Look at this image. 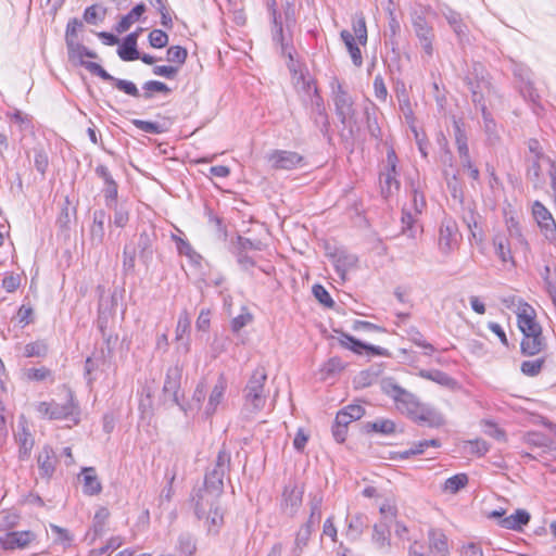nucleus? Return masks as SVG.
I'll return each mask as SVG.
<instances>
[{
  "instance_id": "nucleus-1",
  "label": "nucleus",
  "mask_w": 556,
  "mask_h": 556,
  "mask_svg": "<svg viewBox=\"0 0 556 556\" xmlns=\"http://www.w3.org/2000/svg\"><path fill=\"white\" fill-rule=\"evenodd\" d=\"M267 371L264 366H257L248 379L242 390L243 405L241 414L250 419L264 409L268 392L265 388Z\"/></svg>"
},
{
  "instance_id": "nucleus-2",
  "label": "nucleus",
  "mask_w": 556,
  "mask_h": 556,
  "mask_svg": "<svg viewBox=\"0 0 556 556\" xmlns=\"http://www.w3.org/2000/svg\"><path fill=\"white\" fill-rule=\"evenodd\" d=\"M471 92V99L477 109H480L486 132L492 134L495 128V122L488 111L484 102V90L489 89L490 83L484 77L482 64L475 63L472 71L464 78Z\"/></svg>"
},
{
  "instance_id": "nucleus-3",
  "label": "nucleus",
  "mask_w": 556,
  "mask_h": 556,
  "mask_svg": "<svg viewBox=\"0 0 556 556\" xmlns=\"http://www.w3.org/2000/svg\"><path fill=\"white\" fill-rule=\"evenodd\" d=\"M331 87L336 114L343 125V128L349 131L351 137H354L356 124L354 122L355 110L352 97L337 79L331 84Z\"/></svg>"
},
{
  "instance_id": "nucleus-4",
  "label": "nucleus",
  "mask_w": 556,
  "mask_h": 556,
  "mask_svg": "<svg viewBox=\"0 0 556 556\" xmlns=\"http://www.w3.org/2000/svg\"><path fill=\"white\" fill-rule=\"evenodd\" d=\"M224 489L204 482L203 488L198 489L192 495L194 514L198 519H203L208 510L219 507V498Z\"/></svg>"
},
{
  "instance_id": "nucleus-5",
  "label": "nucleus",
  "mask_w": 556,
  "mask_h": 556,
  "mask_svg": "<svg viewBox=\"0 0 556 556\" xmlns=\"http://www.w3.org/2000/svg\"><path fill=\"white\" fill-rule=\"evenodd\" d=\"M271 39L280 47L281 54L289 59L290 63L288 66L291 70L295 52L292 43V29H287L277 9H273Z\"/></svg>"
},
{
  "instance_id": "nucleus-6",
  "label": "nucleus",
  "mask_w": 556,
  "mask_h": 556,
  "mask_svg": "<svg viewBox=\"0 0 556 556\" xmlns=\"http://www.w3.org/2000/svg\"><path fill=\"white\" fill-rule=\"evenodd\" d=\"M230 466L231 453L224 443L212 465L207 467L204 482L224 489V478L229 472Z\"/></svg>"
},
{
  "instance_id": "nucleus-7",
  "label": "nucleus",
  "mask_w": 556,
  "mask_h": 556,
  "mask_svg": "<svg viewBox=\"0 0 556 556\" xmlns=\"http://www.w3.org/2000/svg\"><path fill=\"white\" fill-rule=\"evenodd\" d=\"M397 163L399 159L393 148L387 152V161L384 172L381 174L380 182L382 194L388 198L392 194L393 189L399 190L400 181L397 177Z\"/></svg>"
},
{
  "instance_id": "nucleus-8",
  "label": "nucleus",
  "mask_w": 556,
  "mask_h": 556,
  "mask_svg": "<svg viewBox=\"0 0 556 556\" xmlns=\"http://www.w3.org/2000/svg\"><path fill=\"white\" fill-rule=\"evenodd\" d=\"M303 494L304 488L300 486L295 481L290 480L282 491L280 503L281 510L288 516L293 517L302 505Z\"/></svg>"
},
{
  "instance_id": "nucleus-9",
  "label": "nucleus",
  "mask_w": 556,
  "mask_h": 556,
  "mask_svg": "<svg viewBox=\"0 0 556 556\" xmlns=\"http://www.w3.org/2000/svg\"><path fill=\"white\" fill-rule=\"evenodd\" d=\"M86 66L88 72L99 76L101 79L105 81L112 83L114 87L117 88L119 91H123L126 94L131 96L134 98L140 97V92L132 81L112 76L100 64L88 63Z\"/></svg>"
},
{
  "instance_id": "nucleus-10",
  "label": "nucleus",
  "mask_w": 556,
  "mask_h": 556,
  "mask_svg": "<svg viewBox=\"0 0 556 556\" xmlns=\"http://www.w3.org/2000/svg\"><path fill=\"white\" fill-rule=\"evenodd\" d=\"M532 214L544 237L549 242L556 241V223L551 212L541 202L535 201Z\"/></svg>"
},
{
  "instance_id": "nucleus-11",
  "label": "nucleus",
  "mask_w": 556,
  "mask_h": 556,
  "mask_svg": "<svg viewBox=\"0 0 556 556\" xmlns=\"http://www.w3.org/2000/svg\"><path fill=\"white\" fill-rule=\"evenodd\" d=\"M340 333V343L342 346L353 351L356 354H363V352H366L368 355L372 356H389L390 353L387 349L367 344L365 342H362L361 340L354 338L353 336H350L349 333H345L343 331H337Z\"/></svg>"
},
{
  "instance_id": "nucleus-12",
  "label": "nucleus",
  "mask_w": 556,
  "mask_h": 556,
  "mask_svg": "<svg viewBox=\"0 0 556 556\" xmlns=\"http://www.w3.org/2000/svg\"><path fill=\"white\" fill-rule=\"evenodd\" d=\"M156 231L153 226L143 228L138 236L137 248L140 261L148 267L153 260V245L156 241Z\"/></svg>"
},
{
  "instance_id": "nucleus-13",
  "label": "nucleus",
  "mask_w": 556,
  "mask_h": 556,
  "mask_svg": "<svg viewBox=\"0 0 556 556\" xmlns=\"http://www.w3.org/2000/svg\"><path fill=\"white\" fill-rule=\"evenodd\" d=\"M268 161L275 169L291 170L302 165L304 159L298 152L275 150L269 154Z\"/></svg>"
},
{
  "instance_id": "nucleus-14",
  "label": "nucleus",
  "mask_w": 556,
  "mask_h": 556,
  "mask_svg": "<svg viewBox=\"0 0 556 556\" xmlns=\"http://www.w3.org/2000/svg\"><path fill=\"white\" fill-rule=\"evenodd\" d=\"M94 172L96 175L103 180L104 186L102 192L106 207H113V203L117 202L118 198L117 182L114 180L109 168L103 164H99Z\"/></svg>"
},
{
  "instance_id": "nucleus-15",
  "label": "nucleus",
  "mask_w": 556,
  "mask_h": 556,
  "mask_svg": "<svg viewBox=\"0 0 556 556\" xmlns=\"http://www.w3.org/2000/svg\"><path fill=\"white\" fill-rule=\"evenodd\" d=\"M182 376V369L178 365L169 367L166 371V377L163 386V393L168 397L173 404L180 406L179 390Z\"/></svg>"
},
{
  "instance_id": "nucleus-16",
  "label": "nucleus",
  "mask_w": 556,
  "mask_h": 556,
  "mask_svg": "<svg viewBox=\"0 0 556 556\" xmlns=\"http://www.w3.org/2000/svg\"><path fill=\"white\" fill-rule=\"evenodd\" d=\"M311 116L315 125L320 129V131L324 135H327L330 127L329 117L326 112L324 100L318 93V89L316 86L314 87V96L312 98Z\"/></svg>"
},
{
  "instance_id": "nucleus-17",
  "label": "nucleus",
  "mask_w": 556,
  "mask_h": 556,
  "mask_svg": "<svg viewBox=\"0 0 556 556\" xmlns=\"http://www.w3.org/2000/svg\"><path fill=\"white\" fill-rule=\"evenodd\" d=\"M36 539L31 531H10L0 536V545L3 549L25 548Z\"/></svg>"
},
{
  "instance_id": "nucleus-18",
  "label": "nucleus",
  "mask_w": 556,
  "mask_h": 556,
  "mask_svg": "<svg viewBox=\"0 0 556 556\" xmlns=\"http://www.w3.org/2000/svg\"><path fill=\"white\" fill-rule=\"evenodd\" d=\"M412 420L432 428L440 427L444 424L443 416L437 409L422 403L418 405Z\"/></svg>"
},
{
  "instance_id": "nucleus-19",
  "label": "nucleus",
  "mask_w": 556,
  "mask_h": 556,
  "mask_svg": "<svg viewBox=\"0 0 556 556\" xmlns=\"http://www.w3.org/2000/svg\"><path fill=\"white\" fill-rule=\"evenodd\" d=\"M412 420L432 428L440 427L444 424L443 416L437 409L422 403L418 405Z\"/></svg>"
},
{
  "instance_id": "nucleus-20",
  "label": "nucleus",
  "mask_w": 556,
  "mask_h": 556,
  "mask_svg": "<svg viewBox=\"0 0 556 556\" xmlns=\"http://www.w3.org/2000/svg\"><path fill=\"white\" fill-rule=\"evenodd\" d=\"M533 313V309L529 305H526L522 312L518 314L517 324L523 337L542 334V327L535 320L532 315Z\"/></svg>"
},
{
  "instance_id": "nucleus-21",
  "label": "nucleus",
  "mask_w": 556,
  "mask_h": 556,
  "mask_svg": "<svg viewBox=\"0 0 556 556\" xmlns=\"http://www.w3.org/2000/svg\"><path fill=\"white\" fill-rule=\"evenodd\" d=\"M15 440L18 443V459L27 460L30 457L35 441L28 431L25 421H20L18 430L15 433Z\"/></svg>"
},
{
  "instance_id": "nucleus-22",
  "label": "nucleus",
  "mask_w": 556,
  "mask_h": 556,
  "mask_svg": "<svg viewBox=\"0 0 556 556\" xmlns=\"http://www.w3.org/2000/svg\"><path fill=\"white\" fill-rule=\"evenodd\" d=\"M457 226L453 220L442 223L439 232V247L443 253H450L456 243Z\"/></svg>"
},
{
  "instance_id": "nucleus-23",
  "label": "nucleus",
  "mask_w": 556,
  "mask_h": 556,
  "mask_svg": "<svg viewBox=\"0 0 556 556\" xmlns=\"http://www.w3.org/2000/svg\"><path fill=\"white\" fill-rule=\"evenodd\" d=\"M139 31L128 34L117 49L118 56L126 62L139 59V51L137 49Z\"/></svg>"
},
{
  "instance_id": "nucleus-24",
  "label": "nucleus",
  "mask_w": 556,
  "mask_h": 556,
  "mask_svg": "<svg viewBox=\"0 0 556 556\" xmlns=\"http://www.w3.org/2000/svg\"><path fill=\"white\" fill-rule=\"evenodd\" d=\"M55 454L52 447L48 445L43 446L37 456V464L41 477L51 478L55 470Z\"/></svg>"
},
{
  "instance_id": "nucleus-25",
  "label": "nucleus",
  "mask_w": 556,
  "mask_h": 556,
  "mask_svg": "<svg viewBox=\"0 0 556 556\" xmlns=\"http://www.w3.org/2000/svg\"><path fill=\"white\" fill-rule=\"evenodd\" d=\"M78 413L72 392H68L66 401L62 404L52 401L51 419H66Z\"/></svg>"
},
{
  "instance_id": "nucleus-26",
  "label": "nucleus",
  "mask_w": 556,
  "mask_h": 556,
  "mask_svg": "<svg viewBox=\"0 0 556 556\" xmlns=\"http://www.w3.org/2000/svg\"><path fill=\"white\" fill-rule=\"evenodd\" d=\"M227 389V379L224 376V374H220L218 376V379L214 386V388L211 391L208 403L205 408V413L207 415H212L216 412L217 406L220 404V402L224 399V394Z\"/></svg>"
},
{
  "instance_id": "nucleus-27",
  "label": "nucleus",
  "mask_w": 556,
  "mask_h": 556,
  "mask_svg": "<svg viewBox=\"0 0 556 556\" xmlns=\"http://www.w3.org/2000/svg\"><path fill=\"white\" fill-rule=\"evenodd\" d=\"M348 529L345 535L351 541H357L363 534L364 530L368 527V518L364 514H355L349 516Z\"/></svg>"
},
{
  "instance_id": "nucleus-28",
  "label": "nucleus",
  "mask_w": 556,
  "mask_h": 556,
  "mask_svg": "<svg viewBox=\"0 0 556 556\" xmlns=\"http://www.w3.org/2000/svg\"><path fill=\"white\" fill-rule=\"evenodd\" d=\"M83 492L86 495H98L102 491V484L93 467H85L81 470Z\"/></svg>"
},
{
  "instance_id": "nucleus-29",
  "label": "nucleus",
  "mask_w": 556,
  "mask_h": 556,
  "mask_svg": "<svg viewBox=\"0 0 556 556\" xmlns=\"http://www.w3.org/2000/svg\"><path fill=\"white\" fill-rule=\"evenodd\" d=\"M445 20L457 36L458 40L463 42L468 39V26L464 23L460 14L452 9L443 12Z\"/></svg>"
},
{
  "instance_id": "nucleus-30",
  "label": "nucleus",
  "mask_w": 556,
  "mask_h": 556,
  "mask_svg": "<svg viewBox=\"0 0 556 556\" xmlns=\"http://www.w3.org/2000/svg\"><path fill=\"white\" fill-rule=\"evenodd\" d=\"M429 548L439 556H448L447 536L439 529H431L428 532Z\"/></svg>"
},
{
  "instance_id": "nucleus-31",
  "label": "nucleus",
  "mask_w": 556,
  "mask_h": 556,
  "mask_svg": "<svg viewBox=\"0 0 556 556\" xmlns=\"http://www.w3.org/2000/svg\"><path fill=\"white\" fill-rule=\"evenodd\" d=\"M480 219L481 216L472 208H468L463 216V220L467 225L471 238L475 239L477 243H481L484 238L483 230L480 225Z\"/></svg>"
},
{
  "instance_id": "nucleus-32",
  "label": "nucleus",
  "mask_w": 556,
  "mask_h": 556,
  "mask_svg": "<svg viewBox=\"0 0 556 556\" xmlns=\"http://www.w3.org/2000/svg\"><path fill=\"white\" fill-rule=\"evenodd\" d=\"M83 28V21L78 20L77 17L68 20L65 30V43L67 53L72 52L73 49L80 45L78 41V33L81 31Z\"/></svg>"
},
{
  "instance_id": "nucleus-33",
  "label": "nucleus",
  "mask_w": 556,
  "mask_h": 556,
  "mask_svg": "<svg viewBox=\"0 0 556 556\" xmlns=\"http://www.w3.org/2000/svg\"><path fill=\"white\" fill-rule=\"evenodd\" d=\"M530 521V514L525 509H517L515 514L502 518L498 523L508 530H521Z\"/></svg>"
},
{
  "instance_id": "nucleus-34",
  "label": "nucleus",
  "mask_w": 556,
  "mask_h": 556,
  "mask_svg": "<svg viewBox=\"0 0 556 556\" xmlns=\"http://www.w3.org/2000/svg\"><path fill=\"white\" fill-rule=\"evenodd\" d=\"M545 346L546 342L543 334L523 337L520 343L521 353L528 356L539 354Z\"/></svg>"
},
{
  "instance_id": "nucleus-35",
  "label": "nucleus",
  "mask_w": 556,
  "mask_h": 556,
  "mask_svg": "<svg viewBox=\"0 0 556 556\" xmlns=\"http://www.w3.org/2000/svg\"><path fill=\"white\" fill-rule=\"evenodd\" d=\"M99 329L102 333V338L104 340V348L102 349V357L104 362H111L113 358L115 346L118 342V336L113 333H106L105 331V323L99 318Z\"/></svg>"
},
{
  "instance_id": "nucleus-36",
  "label": "nucleus",
  "mask_w": 556,
  "mask_h": 556,
  "mask_svg": "<svg viewBox=\"0 0 556 556\" xmlns=\"http://www.w3.org/2000/svg\"><path fill=\"white\" fill-rule=\"evenodd\" d=\"M371 541L378 549L388 552L391 546L389 527L386 523H376L372 529Z\"/></svg>"
},
{
  "instance_id": "nucleus-37",
  "label": "nucleus",
  "mask_w": 556,
  "mask_h": 556,
  "mask_svg": "<svg viewBox=\"0 0 556 556\" xmlns=\"http://www.w3.org/2000/svg\"><path fill=\"white\" fill-rule=\"evenodd\" d=\"M146 4L144 3H138L135 5L130 12H128L126 15H124L121 21L116 24L115 30L118 34L125 33L130 28V26L137 22L141 15L146 12Z\"/></svg>"
},
{
  "instance_id": "nucleus-38",
  "label": "nucleus",
  "mask_w": 556,
  "mask_h": 556,
  "mask_svg": "<svg viewBox=\"0 0 556 556\" xmlns=\"http://www.w3.org/2000/svg\"><path fill=\"white\" fill-rule=\"evenodd\" d=\"M340 37H341L342 41L344 42V45L351 55L353 64L357 67L362 66L363 56H362L361 49L357 47V45L355 42L354 35L352 33H350L349 30L343 29L340 33Z\"/></svg>"
},
{
  "instance_id": "nucleus-39",
  "label": "nucleus",
  "mask_w": 556,
  "mask_h": 556,
  "mask_svg": "<svg viewBox=\"0 0 556 556\" xmlns=\"http://www.w3.org/2000/svg\"><path fill=\"white\" fill-rule=\"evenodd\" d=\"M313 526L309 522L304 523L295 534L294 544L291 548V556H300L307 545Z\"/></svg>"
},
{
  "instance_id": "nucleus-40",
  "label": "nucleus",
  "mask_w": 556,
  "mask_h": 556,
  "mask_svg": "<svg viewBox=\"0 0 556 556\" xmlns=\"http://www.w3.org/2000/svg\"><path fill=\"white\" fill-rule=\"evenodd\" d=\"M357 258L354 255L339 253L334 255L336 273L342 280L346 279V274L351 268L356 265Z\"/></svg>"
},
{
  "instance_id": "nucleus-41",
  "label": "nucleus",
  "mask_w": 556,
  "mask_h": 556,
  "mask_svg": "<svg viewBox=\"0 0 556 556\" xmlns=\"http://www.w3.org/2000/svg\"><path fill=\"white\" fill-rule=\"evenodd\" d=\"M68 60L75 64H78L87 70V64H97L96 62L85 61L84 58L98 59V54L94 51L89 50L86 46L80 43L72 52L67 53Z\"/></svg>"
},
{
  "instance_id": "nucleus-42",
  "label": "nucleus",
  "mask_w": 556,
  "mask_h": 556,
  "mask_svg": "<svg viewBox=\"0 0 556 556\" xmlns=\"http://www.w3.org/2000/svg\"><path fill=\"white\" fill-rule=\"evenodd\" d=\"M419 404L420 402L416 395L408 391H405V393L397 401L396 407L402 414H405L408 418L412 419Z\"/></svg>"
},
{
  "instance_id": "nucleus-43",
  "label": "nucleus",
  "mask_w": 556,
  "mask_h": 556,
  "mask_svg": "<svg viewBox=\"0 0 556 556\" xmlns=\"http://www.w3.org/2000/svg\"><path fill=\"white\" fill-rule=\"evenodd\" d=\"M205 526L208 534H218L220 528L224 525V514L222 513L220 506L216 507L206 513L204 516Z\"/></svg>"
},
{
  "instance_id": "nucleus-44",
  "label": "nucleus",
  "mask_w": 556,
  "mask_h": 556,
  "mask_svg": "<svg viewBox=\"0 0 556 556\" xmlns=\"http://www.w3.org/2000/svg\"><path fill=\"white\" fill-rule=\"evenodd\" d=\"M366 432H378L384 435L392 434L396 431L395 422L391 419H377L375 421H368L364 426Z\"/></svg>"
},
{
  "instance_id": "nucleus-45",
  "label": "nucleus",
  "mask_w": 556,
  "mask_h": 556,
  "mask_svg": "<svg viewBox=\"0 0 556 556\" xmlns=\"http://www.w3.org/2000/svg\"><path fill=\"white\" fill-rule=\"evenodd\" d=\"M412 24L418 39L434 36L432 26L429 25L424 15L415 13L412 17Z\"/></svg>"
},
{
  "instance_id": "nucleus-46",
  "label": "nucleus",
  "mask_w": 556,
  "mask_h": 556,
  "mask_svg": "<svg viewBox=\"0 0 556 556\" xmlns=\"http://www.w3.org/2000/svg\"><path fill=\"white\" fill-rule=\"evenodd\" d=\"M406 333H407V338L410 342H413L415 345L422 348L425 350V352H424L425 355L430 356L435 351L434 346L424 339L422 333L419 331V329L417 327H415V326L409 327L406 330Z\"/></svg>"
},
{
  "instance_id": "nucleus-47",
  "label": "nucleus",
  "mask_w": 556,
  "mask_h": 556,
  "mask_svg": "<svg viewBox=\"0 0 556 556\" xmlns=\"http://www.w3.org/2000/svg\"><path fill=\"white\" fill-rule=\"evenodd\" d=\"M106 9L100 4H92L85 9L84 21L90 25H98L104 21Z\"/></svg>"
},
{
  "instance_id": "nucleus-48",
  "label": "nucleus",
  "mask_w": 556,
  "mask_h": 556,
  "mask_svg": "<svg viewBox=\"0 0 556 556\" xmlns=\"http://www.w3.org/2000/svg\"><path fill=\"white\" fill-rule=\"evenodd\" d=\"M493 245L495 248V253L498 258L503 263L511 262L514 263V258L511 256V251L509 244L506 242V239L501 235H495L492 239Z\"/></svg>"
},
{
  "instance_id": "nucleus-49",
  "label": "nucleus",
  "mask_w": 556,
  "mask_h": 556,
  "mask_svg": "<svg viewBox=\"0 0 556 556\" xmlns=\"http://www.w3.org/2000/svg\"><path fill=\"white\" fill-rule=\"evenodd\" d=\"M396 98L399 100L400 110L406 118L413 116V109L409 101V96L404 83H397L395 88Z\"/></svg>"
},
{
  "instance_id": "nucleus-50",
  "label": "nucleus",
  "mask_w": 556,
  "mask_h": 556,
  "mask_svg": "<svg viewBox=\"0 0 556 556\" xmlns=\"http://www.w3.org/2000/svg\"><path fill=\"white\" fill-rule=\"evenodd\" d=\"M506 225L509 236L517 240V243L523 251H529V243L525 236L522 235L519 222L514 217H510L509 219L506 220Z\"/></svg>"
},
{
  "instance_id": "nucleus-51",
  "label": "nucleus",
  "mask_w": 556,
  "mask_h": 556,
  "mask_svg": "<svg viewBox=\"0 0 556 556\" xmlns=\"http://www.w3.org/2000/svg\"><path fill=\"white\" fill-rule=\"evenodd\" d=\"M48 351L49 346L46 340H36L25 345L23 354L25 357H45Z\"/></svg>"
},
{
  "instance_id": "nucleus-52",
  "label": "nucleus",
  "mask_w": 556,
  "mask_h": 556,
  "mask_svg": "<svg viewBox=\"0 0 556 556\" xmlns=\"http://www.w3.org/2000/svg\"><path fill=\"white\" fill-rule=\"evenodd\" d=\"M178 549L185 556H193L197 551V540L191 533H181L178 538Z\"/></svg>"
},
{
  "instance_id": "nucleus-53",
  "label": "nucleus",
  "mask_w": 556,
  "mask_h": 556,
  "mask_svg": "<svg viewBox=\"0 0 556 556\" xmlns=\"http://www.w3.org/2000/svg\"><path fill=\"white\" fill-rule=\"evenodd\" d=\"M468 483V477L466 473H457L444 482V491L450 492L452 494L457 493L460 489L465 488Z\"/></svg>"
},
{
  "instance_id": "nucleus-54",
  "label": "nucleus",
  "mask_w": 556,
  "mask_h": 556,
  "mask_svg": "<svg viewBox=\"0 0 556 556\" xmlns=\"http://www.w3.org/2000/svg\"><path fill=\"white\" fill-rule=\"evenodd\" d=\"M25 376L28 380L37 381V382L45 381V380H50L51 382L54 381L52 370H50L49 368H47L45 366L39 367V368L33 367V368L26 369Z\"/></svg>"
},
{
  "instance_id": "nucleus-55",
  "label": "nucleus",
  "mask_w": 556,
  "mask_h": 556,
  "mask_svg": "<svg viewBox=\"0 0 556 556\" xmlns=\"http://www.w3.org/2000/svg\"><path fill=\"white\" fill-rule=\"evenodd\" d=\"M142 89L144 90L142 97L146 100H150L153 97L152 96L153 92H162V93L167 94L172 91L170 88L166 84L159 81V80L146 81L142 86Z\"/></svg>"
},
{
  "instance_id": "nucleus-56",
  "label": "nucleus",
  "mask_w": 556,
  "mask_h": 556,
  "mask_svg": "<svg viewBox=\"0 0 556 556\" xmlns=\"http://www.w3.org/2000/svg\"><path fill=\"white\" fill-rule=\"evenodd\" d=\"M166 60L170 63L182 65L188 56V51L181 46H172L167 49Z\"/></svg>"
},
{
  "instance_id": "nucleus-57",
  "label": "nucleus",
  "mask_w": 556,
  "mask_h": 556,
  "mask_svg": "<svg viewBox=\"0 0 556 556\" xmlns=\"http://www.w3.org/2000/svg\"><path fill=\"white\" fill-rule=\"evenodd\" d=\"M545 359L543 357L533 361H525L521 364V372L529 377H534L540 374Z\"/></svg>"
},
{
  "instance_id": "nucleus-58",
  "label": "nucleus",
  "mask_w": 556,
  "mask_h": 556,
  "mask_svg": "<svg viewBox=\"0 0 556 556\" xmlns=\"http://www.w3.org/2000/svg\"><path fill=\"white\" fill-rule=\"evenodd\" d=\"M131 123L140 130L148 134H163L166 129L159 123L142 121V119H132Z\"/></svg>"
},
{
  "instance_id": "nucleus-59",
  "label": "nucleus",
  "mask_w": 556,
  "mask_h": 556,
  "mask_svg": "<svg viewBox=\"0 0 556 556\" xmlns=\"http://www.w3.org/2000/svg\"><path fill=\"white\" fill-rule=\"evenodd\" d=\"M312 292L316 300L328 308H332L334 306V301L330 296L329 292L319 283H316L312 288Z\"/></svg>"
},
{
  "instance_id": "nucleus-60",
  "label": "nucleus",
  "mask_w": 556,
  "mask_h": 556,
  "mask_svg": "<svg viewBox=\"0 0 556 556\" xmlns=\"http://www.w3.org/2000/svg\"><path fill=\"white\" fill-rule=\"evenodd\" d=\"M136 261V249L125 245L123 251V270L126 275L134 274Z\"/></svg>"
},
{
  "instance_id": "nucleus-61",
  "label": "nucleus",
  "mask_w": 556,
  "mask_h": 556,
  "mask_svg": "<svg viewBox=\"0 0 556 556\" xmlns=\"http://www.w3.org/2000/svg\"><path fill=\"white\" fill-rule=\"evenodd\" d=\"M354 36L358 40L359 45L365 46L367 42V27L366 21L363 15L353 21L352 24Z\"/></svg>"
},
{
  "instance_id": "nucleus-62",
  "label": "nucleus",
  "mask_w": 556,
  "mask_h": 556,
  "mask_svg": "<svg viewBox=\"0 0 556 556\" xmlns=\"http://www.w3.org/2000/svg\"><path fill=\"white\" fill-rule=\"evenodd\" d=\"M148 39L150 46L156 49H162L168 43V35L162 29L151 30Z\"/></svg>"
},
{
  "instance_id": "nucleus-63",
  "label": "nucleus",
  "mask_w": 556,
  "mask_h": 556,
  "mask_svg": "<svg viewBox=\"0 0 556 556\" xmlns=\"http://www.w3.org/2000/svg\"><path fill=\"white\" fill-rule=\"evenodd\" d=\"M540 161L541 160H533L527 170V178L533 184L534 188L541 187L543 182Z\"/></svg>"
},
{
  "instance_id": "nucleus-64",
  "label": "nucleus",
  "mask_w": 556,
  "mask_h": 556,
  "mask_svg": "<svg viewBox=\"0 0 556 556\" xmlns=\"http://www.w3.org/2000/svg\"><path fill=\"white\" fill-rule=\"evenodd\" d=\"M252 320H253L252 314L248 311L247 307H243L241 314L231 320V330L233 332H239L243 327L249 325Z\"/></svg>"
}]
</instances>
